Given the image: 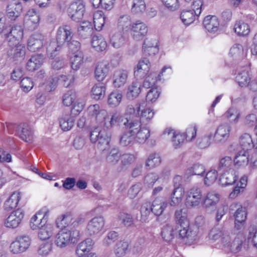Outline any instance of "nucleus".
<instances>
[{
	"label": "nucleus",
	"mask_w": 257,
	"mask_h": 257,
	"mask_svg": "<svg viewBox=\"0 0 257 257\" xmlns=\"http://www.w3.org/2000/svg\"><path fill=\"white\" fill-rule=\"evenodd\" d=\"M225 117L231 123H237L240 118V111L236 107H230L225 113Z\"/></svg>",
	"instance_id": "nucleus-42"
},
{
	"label": "nucleus",
	"mask_w": 257,
	"mask_h": 257,
	"mask_svg": "<svg viewBox=\"0 0 257 257\" xmlns=\"http://www.w3.org/2000/svg\"><path fill=\"white\" fill-rule=\"evenodd\" d=\"M110 43L114 48H119L124 43V38L121 32L113 33L110 39Z\"/></svg>",
	"instance_id": "nucleus-53"
},
{
	"label": "nucleus",
	"mask_w": 257,
	"mask_h": 257,
	"mask_svg": "<svg viewBox=\"0 0 257 257\" xmlns=\"http://www.w3.org/2000/svg\"><path fill=\"white\" fill-rule=\"evenodd\" d=\"M175 218L180 237L186 238L189 240H195L197 235V231L189 227L187 209L185 207L177 209L175 212Z\"/></svg>",
	"instance_id": "nucleus-2"
},
{
	"label": "nucleus",
	"mask_w": 257,
	"mask_h": 257,
	"mask_svg": "<svg viewBox=\"0 0 257 257\" xmlns=\"http://www.w3.org/2000/svg\"><path fill=\"white\" fill-rule=\"evenodd\" d=\"M109 71L107 65L103 63H99L95 69V77L98 81H102L106 76Z\"/></svg>",
	"instance_id": "nucleus-56"
},
{
	"label": "nucleus",
	"mask_w": 257,
	"mask_h": 257,
	"mask_svg": "<svg viewBox=\"0 0 257 257\" xmlns=\"http://www.w3.org/2000/svg\"><path fill=\"white\" fill-rule=\"evenodd\" d=\"M161 162V157L159 154L154 153L150 154L146 162V167L149 169L159 166Z\"/></svg>",
	"instance_id": "nucleus-61"
},
{
	"label": "nucleus",
	"mask_w": 257,
	"mask_h": 257,
	"mask_svg": "<svg viewBox=\"0 0 257 257\" xmlns=\"http://www.w3.org/2000/svg\"><path fill=\"white\" fill-rule=\"evenodd\" d=\"M85 12V4L83 0H74L67 9L68 16L73 21L78 22L82 18Z\"/></svg>",
	"instance_id": "nucleus-7"
},
{
	"label": "nucleus",
	"mask_w": 257,
	"mask_h": 257,
	"mask_svg": "<svg viewBox=\"0 0 257 257\" xmlns=\"http://www.w3.org/2000/svg\"><path fill=\"white\" fill-rule=\"evenodd\" d=\"M233 162L232 158L229 156H225L222 158L218 164V171L221 172L231 171Z\"/></svg>",
	"instance_id": "nucleus-43"
},
{
	"label": "nucleus",
	"mask_w": 257,
	"mask_h": 257,
	"mask_svg": "<svg viewBox=\"0 0 257 257\" xmlns=\"http://www.w3.org/2000/svg\"><path fill=\"white\" fill-rule=\"evenodd\" d=\"M203 193L202 189L198 186L190 188L186 194L185 205L188 208H198L202 204Z\"/></svg>",
	"instance_id": "nucleus-5"
},
{
	"label": "nucleus",
	"mask_w": 257,
	"mask_h": 257,
	"mask_svg": "<svg viewBox=\"0 0 257 257\" xmlns=\"http://www.w3.org/2000/svg\"><path fill=\"white\" fill-rule=\"evenodd\" d=\"M229 212L233 215L235 219V226L237 229L240 228V224L244 223L246 218L247 211L245 207L238 202H233L229 206Z\"/></svg>",
	"instance_id": "nucleus-8"
},
{
	"label": "nucleus",
	"mask_w": 257,
	"mask_h": 257,
	"mask_svg": "<svg viewBox=\"0 0 257 257\" xmlns=\"http://www.w3.org/2000/svg\"><path fill=\"white\" fill-rule=\"evenodd\" d=\"M129 250V243L126 241L120 240L114 247V253L117 257L124 256Z\"/></svg>",
	"instance_id": "nucleus-41"
},
{
	"label": "nucleus",
	"mask_w": 257,
	"mask_h": 257,
	"mask_svg": "<svg viewBox=\"0 0 257 257\" xmlns=\"http://www.w3.org/2000/svg\"><path fill=\"white\" fill-rule=\"evenodd\" d=\"M22 198V194L18 191L14 192L4 204V208L5 210L9 211L15 209Z\"/></svg>",
	"instance_id": "nucleus-25"
},
{
	"label": "nucleus",
	"mask_w": 257,
	"mask_h": 257,
	"mask_svg": "<svg viewBox=\"0 0 257 257\" xmlns=\"http://www.w3.org/2000/svg\"><path fill=\"white\" fill-rule=\"evenodd\" d=\"M60 126L64 131H69L74 124V119L73 117L66 115L61 117L59 119Z\"/></svg>",
	"instance_id": "nucleus-54"
},
{
	"label": "nucleus",
	"mask_w": 257,
	"mask_h": 257,
	"mask_svg": "<svg viewBox=\"0 0 257 257\" xmlns=\"http://www.w3.org/2000/svg\"><path fill=\"white\" fill-rule=\"evenodd\" d=\"M128 72L126 70L119 69L114 72L112 75V84L114 88L123 87L127 82Z\"/></svg>",
	"instance_id": "nucleus-22"
},
{
	"label": "nucleus",
	"mask_w": 257,
	"mask_h": 257,
	"mask_svg": "<svg viewBox=\"0 0 257 257\" xmlns=\"http://www.w3.org/2000/svg\"><path fill=\"white\" fill-rule=\"evenodd\" d=\"M79 34L85 38L90 36L93 33V27L91 22L83 21L78 28Z\"/></svg>",
	"instance_id": "nucleus-52"
},
{
	"label": "nucleus",
	"mask_w": 257,
	"mask_h": 257,
	"mask_svg": "<svg viewBox=\"0 0 257 257\" xmlns=\"http://www.w3.org/2000/svg\"><path fill=\"white\" fill-rule=\"evenodd\" d=\"M247 239L253 247L257 250V227L250 225L248 228Z\"/></svg>",
	"instance_id": "nucleus-60"
},
{
	"label": "nucleus",
	"mask_w": 257,
	"mask_h": 257,
	"mask_svg": "<svg viewBox=\"0 0 257 257\" xmlns=\"http://www.w3.org/2000/svg\"><path fill=\"white\" fill-rule=\"evenodd\" d=\"M111 138L110 132H106L104 130H100L99 127H95L90 134V140L92 143H98V147L105 150L109 146Z\"/></svg>",
	"instance_id": "nucleus-4"
},
{
	"label": "nucleus",
	"mask_w": 257,
	"mask_h": 257,
	"mask_svg": "<svg viewBox=\"0 0 257 257\" xmlns=\"http://www.w3.org/2000/svg\"><path fill=\"white\" fill-rule=\"evenodd\" d=\"M31 244V239L26 235L17 236L10 244V251L14 254L21 253L26 251Z\"/></svg>",
	"instance_id": "nucleus-9"
},
{
	"label": "nucleus",
	"mask_w": 257,
	"mask_h": 257,
	"mask_svg": "<svg viewBox=\"0 0 257 257\" xmlns=\"http://www.w3.org/2000/svg\"><path fill=\"white\" fill-rule=\"evenodd\" d=\"M120 159V155L118 148H112L106 156V161L110 165H114L118 163Z\"/></svg>",
	"instance_id": "nucleus-46"
},
{
	"label": "nucleus",
	"mask_w": 257,
	"mask_h": 257,
	"mask_svg": "<svg viewBox=\"0 0 257 257\" xmlns=\"http://www.w3.org/2000/svg\"><path fill=\"white\" fill-rule=\"evenodd\" d=\"M40 20L39 13L34 9L27 11L24 18V25L29 30L33 31L38 27Z\"/></svg>",
	"instance_id": "nucleus-11"
},
{
	"label": "nucleus",
	"mask_w": 257,
	"mask_h": 257,
	"mask_svg": "<svg viewBox=\"0 0 257 257\" xmlns=\"http://www.w3.org/2000/svg\"><path fill=\"white\" fill-rule=\"evenodd\" d=\"M166 70H168L167 74L170 75L172 73V70L170 66H164L160 74L157 76L156 73H150L145 78L143 82V87L146 88H154L153 87L156 84V83L160 80L161 77L164 75V73Z\"/></svg>",
	"instance_id": "nucleus-14"
},
{
	"label": "nucleus",
	"mask_w": 257,
	"mask_h": 257,
	"mask_svg": "<svg viewBox=\"0 0 257 257\" xmlns=\"http://www.w3.org/2000/svg\"><path fill=\"white\" fill-rule=\"evenodd\" d=\"M151 68V63L147 58L140 59L136 67L134 68V76L138 79L145 77L149 72Z\"/></svg>",
	"instance_id": "nucleus-17"
},
{
	"label": "nucleus",
	"mask_w": 257,
	"mask_h": 257,
	"mask_svg": "<svg viewBox=\"0 0 257 257\" xmlns=\"http://www.w3.org/2000/svg\"><path fill=\"white\" fill-rule=\"evenodd\" d=\"M204 28L210 33H215L218 30L219 22L218 18L215 16L209 15L203 20Z\"/></svg>",
	"instance_id": "nucleus-26"
},
{
	"label": "nucleus",
	"mask_w": 257,
	"mask_h": 257,
	"mask_svg": "<svg viewBox=\"0 0 257 257\" xmlns=\"http://www.w3.org/2000/svg\"><path fill=\"white\" fill-rule=\"evenodd\" d=\"M141 85L140 82L137 80L133 81L132 83L127 86L126 94L127 98L132 100L137 97L141 93Z\"/></svg>",
	"instance_id": "nucleus-34"
},
{
	"label": "nucleus",
	"mask_w": 257,
	"mask_h": 257,
	"mask_svg": "<svg viewBox=\"0 0 257 257\" xmlns=\"http://www.w3.org/2000/svg\"><path fill=\"white\" fill-rule=\"evenodd\" d=\"M231 233L225 227L215 226L208 232L207 238L210 243H220L223 246L229 244Z\"/></svg>",
	"instance_id": "nucleus-3"
},
{
	"label": "nucleus",
	"mask_w": 257,
	"mask_h": 257,
	"mask_svg": "<svg viewBox=\"0 0 257 257\" xmlns=\"http://www.w3.org/2000/svg\"><path fill=\"white\" fill-rule=\"evenodd\" d=\"M205 172V168L204 166L199 163H196L186 170V175L188 176L192 175L202 176Z\"/></svg>",
	"instance_id": "nucleus-50"
},
{
	"label": "nucleus",
	"mask_w": 257,
	"mask_h": 257,
	"mask_svg": "<svg viewBox=\"0 0 257 257\" xmlns=\"http://www.w3.org/2000/svg\"><path fill=\"white\" fill-rule=\"evenodd\" d=\"M239 145L243 150L247 151L252 148V139L248 133H243L239 137Z\"/></svg>",
	"instance_id": "nucleus-49"
},
{
	"label": "nucleus",
	"mask_w": 257,
	"mask_h": 257,
	"mask_svg": "<svg viewBox=\"0 0 257 257\" xmlns=\"http://www.w3.org/2000/svg\"><path fill=\"white\" fill-rule=\"evenodd\" d=\"M1 33L5 36L8 42L12 43V45H16L23 36V29L22 26L17 25L8 30L4 28Z\"/></svg>",
	"instance_id": "nucleus-10"
},
{
	"label": "nucleus",
	"mask_w": 257,
	"mask_h": 257,
	"mask_svg": "<svg viewBox=\"0 0 257 257\" xmlns=\"http://www.w3.org/2000/svg\"><path fill=\"white\" fill-rule=\"evenodd\" d=\"M238 178V175L233 170L225 172L221 175L220 179V183L222 185L227 186L233 184Z\"/></svg>",
	"instance_id": "nucleus-38"
},
{
	"label": "nucleus",
	"mask_w": 257,
	"mask_h": 257,
	"mask_svg": "<svg viewBox=\"0 0 257 257\" xmlns=\"http://www.w3.org/2000/svg\"><path fill=\"white\" fill-rule=\"evenodd\" d=\"M235 32L239 36H245L250 32L249 26L242 21L237 22L234 28Z\"/></svg>",
	"instance_id": "nucleus-59"
},
{
	"label": "nucleus",
	"mask_w": 257,
	"mask_h": 257,
	"mask_svg": "<svg viewBox=\"0 0 257 257\" xmlns=\"http://www.w3.org/2000/svg\"><path fill=\"white\" fill-rule=\"evenodd\" d=\"M70 236V233L67 231H60L56 234L54 242L58 247H65L71 243Z\"/></svg>",
	"instance_id": "nucleus-31"
},
{
	"label": "nucleus",
	"mask_w": 257,
	"mask_h": 257,
	"mask_svg": "<svg viewBox=\"0 0 257 257\" xmlns=\"http://www.w3.org/2000/svg\"><path fill=\"white\" fill-rule=\"evenodd\" d=\"M106 116H104L101 120L98 121V123L101 124L103 127V130H110L116 124H119L122 120V116L117 112H114L109 114L106 111Z\"/></svg>",
	"instance_id": "nucleus-16"
},
{
	"label": "nucleus",
	"mask_w": 257,
	"mask_h": 257,
	"mask_svg": "<svg viewBox=\"0 0 257 257\" xmlns=\"http://www.w3.org/2000/svg\"><path fill=\"white\" fill-rule=\"evenodd\" d=\"M76 98V92L73 90H69L64 93L63 96V103L66 106H69L73 104Z\"/></svg>",
	"instance_id": "nucleus-64"
},
{
	"label": "nucleus",
	"mask_w": 257,
	"mask_h": 257,
	"mask_svg": "<svg viewBox=\"0 0 257 257\" xmlns=\"http://www.w3.org/2000/svg\"><path fill=\"white\" fill-rule=\"evenodd\" d=\"M19 136L23 141L28 143L34 141V132L32 127L27 123H23L19 126Z\"/></svg>",
	"instance_id": "nucleus-24"
},
{
	"label": "nucleus",
	"mask_w": 257,
	"mask_h": 257,
	"mask_svg": "<svg viewBox=\"0 0 257 257\" xmlns=\"http://www.w3.org/2000/svg\"><path fill=\"white\" fill-rule=\"evenodd\" d=\"M165 133H168V135H173L172 142L173 146L175 148H177L179 147L185 139L184 134L176 133L173 132V130H166Z\"/></svg>",
	"instance_id": "nucleus-58"
},
{
	"label": "nucleus",
	"mask_w": 257,
	"mask_h": 257,
	"mask_svg": "<svg viewBox=\"0 0 257 257\" xmlns=\"http://www.w3.org/2000/svg\"><path fill=\"white\" fill-rule=\"evenodd\" d=\"M50 210L43 206L34 215L30 220V225L32 230H37L47 224Z\"/></svg>",
	"instance_id": "nucleus-6"
},
{
	"label": "nucleus",
	"mask_w": 257,
	"mask_h": 257,
	"mask_svg": "<svg viewBox=\"0 0 257 257\" xmlns=\"http://www.w3.org/2000/svg\"><path fill=\"white\" fill-rule=\"evenodd\" d=\"M123 124L128 132L120 137L119 144L122 147L132 146L135 142L143 144L150 136V130L142 126L139 120L127 119Z\"/></svg>",
	"instance_id": "nucleus-1"
},
{
	"label": "nucleus",
	"mask_w": 257,
	"mask_h": 257,
	"mask_svg": "<svg viewBox=\"0 0 257 257\" xmlns=\"http://www.w3.org/2000/svg\"><path fill=\"white\" fill-rule=\"evenodd\" d=\"M73 37V32L70 26L64 25L59 28L57 32L56 40L62 46L69 42Z\"/></svg>",
	"instance_id": "nucleus-19"
},
{
	"label": "nucleus",
	"mask_w": 257,
	"mask_h": 257,
	"mask_svg": "<svg viewBox=\"0 0 257 257\" xmlns=\"http://www.w3.org/2000/svg\"><path fill=\"white\" fill-rule=\"evenodd\" d=\"M23 11V7L19 0H10L6 8V15L12 20H15Z\"/></svg>",
	"instance_id": "nucleus-15"
},
{
	"label": "nucleus",
	"mask_w": 257,
	"mask_h": 257,
	"mask_svg": "<svg viewBox=\"0 0 257 257\" xmlns=\"http://www.w3.org/2000/svg\"><path fill=\"white\" fill-rule=\"evenodd\" d=\"M147 32L148 28L146 25L139 21L134 24L131 29V33L133 38L136 41L142 39L146 35Z\"/></svg>",
	"instance_id": "nucleus-23"
},
{
	"label": "nucleus",
	"mask_w": 257,
	"mask_h": 257,
	"mask_svg": "<svg viewBox=\"0 0 257 257\" xmlns=\"http://www.w3.org/2000/svg\"><path fill=\"white\" fill-rule=\"evenodd\" d=\"M105 22V17L101 11L95 12L93 15V23L95 29L97 31L102 30Z\"/></svg>",
	"instance_id": "nucleus-45"
},
{
	"label": "nucleus",
	"mask_w": 257,
	"mask_h": 257,
	"mask_svg": "<svg viewBox=\"0 0 257 257\" xmlns=\"http://www.w3.org/2000/svg\"><path fill=\"white\" fill-rule=\"evenodd\" d=\"M168 206V203L166 201H163L158 198H156L152 202L151 205L152 212L156 216H160Z\"/></svg>",
	"instance_id": "nucleus-36"
},
{
	"label": "nucleus",
	"mask_w": 257,
	"mask_h": 257,
	"mask_svg": "<svg viewBox=\"0 0 257 257\" xmlns=\"http://www.w3.org/2000/svg\"><path fill=\"white\" fill-rule=\"evenodd\" d=\"M231 130L230 125L227 123L218 125L214 134V143L217 144L224 143L229 138Z\"/></svg>",
	"instance_id": "nucleus-13"
},
{
	"label": "nucleus",
	"mask_w": 257,
	"mask_h": 257,
	"mask_svg": "<svg viewBox=\"0 0 257 257\" xmlns=\"http://www.w3.org/2000/svg\"><path fill=\"white\" fill-rule=\"evenodd\" d=\"M184 195L183 187L177 186L174 188L170 195V205L171 206H176L179 205L183 200Z\"/></svg>",
	"instance_id": "nucleus-28"
},
{
	"label": "nucleus",
	"mask_w": 257,
	"mask_h": 257,
	"mask_svg": "<svg viewBox=\"0 0 257 257\" xmlns=\"http://www.w3.org/2000/svg\"><path fill=\"white\" fill-rule=\"evenodd\" d=\"M87 113L89 116L94 118L97 122L98 120L103 118V117L106 116V110L101 109L98 104H95L88 106L87 108Z\"/></svg>",
	"instance_id": "nucleus-27"
},
{
	"label": "nucleus",
	"mask_w": 257,
	"mask_h": 257,
	"mask_svg": "<svg viewBox=\"0 0 257 257\" xmlns=\"http://www.w3.org/2000/svg\"><path fill=\"white\" fill-rule=\"evenodd\" d=\"M154 114L155 112L152 109L150 108H145L142 110L138 118L135 119L134 120H139L141 124H142V122L147 124L153 118ZM141 125L142 126V125Z\"/></svg>",
	"instance_id": "nucleus-51"
},
{
	"label": "nucleus",
	"mask_w": 257,
	"mask_h": 257,
	"mask_svg": "<svg viewBox=\"0 0 257 257\" xmlns=\"http://www.w3.org/2000/svg\"><path fill=\"white\" fill-rule=\"evenodd\" d=\"M248 162V152L245 150L239 151L235 155L233 160L234 165L236 167L246 166Z\"/></svg>",
	"instance_id": "nucleus-37"
},
{
	"label": "nucleus",
	"mask_w": 257,
	"mask_h": 257,
	"mask_svg": "<svg viewBox=\"0 0 257 257\" xmlns=\"http://www.w3.org/2000/svg\"><path fill=\"white\" fill-rule=\"evenodd\" d=\"M25 212L21 208L13 211L5 220V226L7 228H17L21 224Z\"/></svg>",
	"instance_id": "nucleus-12"
},
{
	"label": "nucleus",
	"mask_w": 257,
	"mask_h": 257,
	"mask_svg": "<svg viewBox=\"0 0 257 257\" xmlns=\"http://www.w3.org/2000/svg\"><path fill=\"white\" fill-rule=\"evenodd\" d=\"M73 217L71 212H66L59 215L56 220L57 227L63 228L69 226L72 223Z\"/></svg>",
	"instance_id": "nucleus-32"
},
{
	"label": "nucleus",
	"mask_w": 257,
	"mask_h": 257,
	"mask_svg": "<svg viewBox=\"0 0 257 257\" xmlns=\"http://www.w3.org/2000/svg\"><path fill=\"white\" fill-rule=\"evenodd\" d=\"M25 54V47L22 45H18L13 48L8 52V55L15 61H18L22 58Z\"/></svg>",
	"instance_id": "nucleus-48"
},
{
	"label": "nucleus",
	"mask_w": 257,
	"mask_h": 257,
	"mask_svg": "<svg viewBox=\"0 0 257 257\" xmlns=\"http://www.w3.org/2000/svg\"><path fill=\"white\" fill-rule=\"evenodd\" d=\"M45 42V36L40 33H35L28 41V49L30 51L35 52L41 48Z\"/></svg>",
	"instance_id": "nucleus-18"
},
{
	"label": "nucleus",
	"mask_w": 257,
	"mask_h": 257,
	"mask_svg": "<svg viewBox=\"0 0 257 257\" xmlns=\"http://www.w3.org/2000/svg\"><path fill=\"white\" fill-rule=\"evenodd\" d=\"M106 87L103 83H97L91 89V96L93 99L99 100L104 97Z\"/></svg>",
	"instance_id": "nucleus-44"
},
{
	"label": "nucleus",
	"mask_w": 257,
	"mask_h": 257,
	"mask_svg": "<svg viewBox=\"0 0 257 257\" xmlns=\"http://www.w3.org/2000/svg\"><path fill=\"white\" fill-rule=\"evenodd\" d=\"M53 225L49 223H47L38 229V237L42 240H47L53 235Z\"/></svg>",
	"instance_id": "nucleus-35"
},
{
	"label": "nucleus",
	"mask_w": 257,
	"mask_h": 257,
	"mask_svg": "<svg viewBox=\"0 0 257 257\" xmlns=\"http://www.w3.org/2000/svg\"><path fill=\"white\" fill-rule=\"evenodd\" d=\"M92 47L98 52H102L107 47V43L105 39L101 35H94L91 40Z\"/></svg>",
	"instance_id": "nucleus-40"
},
{
	"label": "nucleus",
	"mask_w": 257,
	"mask_h": 257,
	"mask_svg": "<svg viewBox=\"0 0 257 257\" xmlns=\"http://www.w3.org/2000/svg\"><path fill=\"white\" fill-rule=\"evenodd\" d=\"M104 225V220L102 217H95L88 223L87 231L90 235L98 233L102 229Z\"/></svg>",
	"instance_id": "nucleus-21"
},
{
	"label": "nucleus",
	"mask_w": 257,
	"mask_h": 257,
	"mask_svg": "<svg viewBox=\"0 0 257 257\" xmlns=\"http://www.w3.org/2000/svg\"><path fill=\"white\" fill-rule=\"evenodd\" d=\"M220 200L219 195L215 192H208L204 198H202V204L203 207L207 210L213 209L216 207Z\"/></svg>",
	"instance_id": "nucleus-20"
},
{
	"label": "nucleus",
	"mask_w": 257,
	"mask_h": 257,
	"mask_svg": "<svg viewBox=\"0 0 257 257\" xmlns=\"http://www.w3.org/2000/svg\"><path fill=\"white\" fill-rule=\"evenodd\" d=\"M250 77L248 74V67L246 66L243 70L239 71L236 77V81L241 87H245L248 85Z\"/></svg>",
	"instance_id": "nucleus-39"
},
{
	"label": "nucleus",
	"mask_w": 257,
	"mask_h": 257,
	"mask_svg": "<svg viewBox=\"0 0 257 257\" xmlns=\"http://www.w3.org/2000/svg\"><path fill=\"white\" fill-rule=\"evenodd\" d=\"M44 60L43 55L38 54L32 56L28 60L26 64L28 70L33 71L38 69L43 64Z\"/></svg>",
	"instance_id": "nucleus-30"
},
{
	"label": "nucleus",
	"mask_w": 257,
	"mask_h": 257,
	"mask_svg": "<svg viewBox=\"0 0 257 257\" xmlns=\"http://www.w3.org/2000/svg\"><path fill=\"white\" fill-rule=\"evenodd\" d=\"M177 228L170 224H166L162 228L161 236L163 239L167 242L172 241L174 238Z\"/></svg>",
	"instance_id": "nucleus-33"
},
{
	"label": "nucleus",
	"mask_w": 257,
	"mask_h": 257,
	"mask_svg": "<svg viewBox=\"0 0 257 257\" xmlns=\"http://www.w3.org/2000/svg\"><path fill=\"white\" fill-rule=\"evenodd\" d=\"M122 98L121 93L118 91H114L111 92L107 98V104L111 107H115L118 106Z\"/></svg>",
	"instance_id": "nucleus-47"
},
{
	"label": "nucleus",
	"mask_w": 257,
	"mask_h": 257,
	"mask_svg": "<svg viewBox=\"0 0 257 257\" xmlns=\"http://www.w3.org/2000/svg\"><path fill=\"white\" fill-rule=\"evenodd\" d=\"M63 46L58 44L56 40H51L47 45L46 51L48 56L52 58L57 54V52L59 51Z\"/></svg>",
	"instance_id": "nucleus-55"
},
{
	"label": "nucleus",
	"mask_w": 257,
	"mask_h": 257,
	"mask_svg": "<svg viewBox=\"0 0 257 257\" xmlns=\"http://www.w3.org/2000/svg\"><path fill=\"white\" fill-rule=\"evenodd\" d=\"M93 245V240L89 238L80 242L75 250L76 255L78 257L83 256L86 253L90 251L92 248Z\"/></svg>",
	"instance_id": "nucleus-29"
},
{
	"label": "nucleus",
	"mask_w": 257,
	"mask_h": 257,
	"mask_svg": "<svg viewBox=\"0 0 257 257\" xmlns=\"http://www.w3.org/2000/svg\"><path fill=\"white\" fill-rule=\"evenodd\" d=\"M196 16L193 11L184 10L181 13L180 18L185 25H189L194 21Z\"/></svg>",
	"instance_id": "nucleus-62"
},
{
	"label": "nucleus",
	"mask_w": 257,
	"mask_h": 257,
	"mask_svg": "<svg viewBox=\"0 0 257 257\" xmlns=\"http://www.w3.org/2000/svg\"><path fill=\"white\" fill-rule=\"evenodd\" d=\"M71 68L73 70L77 71L80 69L83 63V54L82 52L73 54L70 57Z\"/></svg>",
	"instance_id": "nucleus-57"
},
{
	"label": "nucleus",
	"mask_w": 257,
	"mask_h": 257,
	"mask_svg": "<svg viewBox=\"0 0 257 257\" xmlns=\"http://www.w3.org/2000/svg\"><path fill=\"white\" fill-rule=\"evenodd\" d=\"M229 55L233 59H238L243 55V48L242 45L234 44L230 49Z\"/></svg>",
	"instance_id": "nucleus-63"
}]
</instances>
